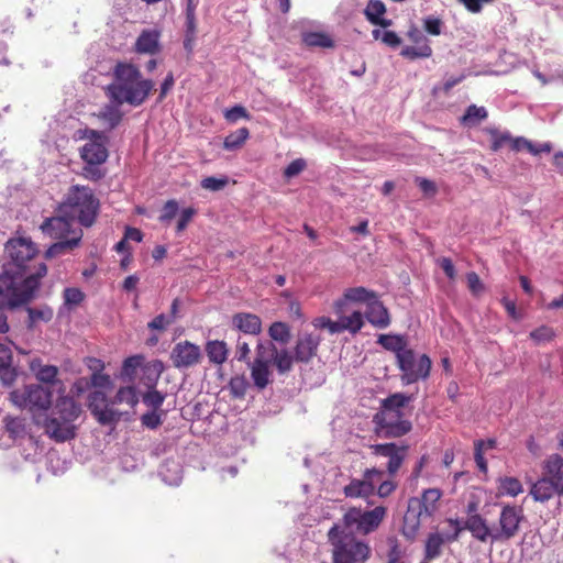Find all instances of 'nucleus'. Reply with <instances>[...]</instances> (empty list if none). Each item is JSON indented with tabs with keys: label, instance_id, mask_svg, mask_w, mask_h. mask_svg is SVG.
<instances>
[{
	"label": "nucleus",
	"instance_id": "e2e57ef3",
	"mask_svg": "<svg viewBox=\"0 0 563 563\" xmlns=\"http://www.w3.org/2000/svg\"><path fill=\"white\" fill-rule=\"evenodd\" d=\"M276 347L271 342H260L256 346L255 360H261L262 363H269V352L274 355Z\"/></svg>",
	"mask_w": 563,
	"mask_h": 563
},
{
	"label": "nucleus",
	"instance_id": "bb28decb",
	"mask_svg": "<svg viewBox=\"0 0 563 563\" xmlns=\"http://www.w3.org/2000/svg\"><path fill=\"white\" fill-rule=\"evenodd\" d=\"M385 13L386 7L380 0H369L364 10V14L367 21L373 25L380 27H388L391 25V20L384 18Z\"/></svg>",
	"mask_w": 563,
	"mask_h": 563
},
{
	"label": "nucleus",
	"instance_id": "a18cd8bd",
	"mask_svg": "<svg viewBox=\"0 0 563 563\" xmlns=\"http://www.w3.org/2000/svg\"><path fill=\"white\" fill-rule=\"evenodd\" d=\"M268 333L274 341H278L284 344L290 339V328L285 322L277 321L272 323L268 329Z\"/></svg>",
	"mask_w": 563,
	"mask_h": 563
},
{
	"label": "nucleus",
	"instance_id": "f8f14e48",
	"mask_svg": "<svg viewBox=\"0 0 563 563\" xmlns=\"http://www.w3.org/2000/svg\"><path fill=\"white\" fill-rule=\"evenodd\" d=\"M448 523L452 527V532L440 533L431 532L428 534L424 543V556L427 561H433L441 556L442 548L445 543H452L457 541L464 528V521L461 522L459 519H448Z\"/></svg>",
	"mask_w": 563,
	"mask_h": 563
},
{
	"label": "nucleus",
	"instance_id": "8fccbe9b",
	"mask_svg": "<svg viewBox=\"0 0 563 563\" xmlns=\"http://www.w3.org/2000/svg\"><path fill=\"white\" fill-rule=\"evenodd\" d=\"M487 132L492 135L490 150L493 152H498L506 144L509 145L511 140L509 132L500 133L497 129H488Z\"/></svg>",
	"mask_w": 563,
	"mask_h": 563
},
{
	"label": "nucleus",
	"instance_id": "72a5a7b5",
	"mask_svg": "<svg viewBox=\"0 0 563 563\" xmlns=\"http://www.w3.org/2000/svg\"><path fill=\"white\" fill-rule=\"evenodd\" d=\"M302 42L309 47L333 48V38L323 32H308L302 35Z\"/></svg>",
	"mask_w": 563,
	"mask_h": 563
},
{
	"label": "nucleus",
	"instance_id": "39448f33",
	"mask_svg": "<svg viewBox=\"0 0 563 563\" xmlns=\"http://www.w3.org/2000/svg\"><path fill=\"white\" fill-rule=\"evenodd\" d=\"M76 139L85 143L78 148V154L84 163L80 175L90 181H99L106 177L103 167L109 157L108 136L90 128L79 129Z\"/></svg>",
	"mask_w": 563,
	"mask_h": 563
},
{
	"label": "nucleus",
	"instance_id": "412c9836",
	"mask_svg": "<svg viewBox=\"0 0 563 563\" xmlns=\"http://www.w3.org/2000/svg\"><path fill=\"white\" fill-rule=\"evenodd\" d=\"M52 390L41 385L27 386L29 410L33 413L46 411L52 406Z\"/></svg>",
	"mask_w": 563,
	"mask_h": 563
},
{
	"label": "nucleus",
	"instance_id": "0eeeda50",
	"mask_svg": "<svg viewBox=\"0 0 563 563\" xmlns=\"http://www.w3.org/2000/svg\"><path fill=\"white\" fill-rule=\"evenodd\" d=\"M100 202L93 190L84 185H73L58 203L56 211L65 213L80 225L91 227L99 213Z\"/></svg>",
	"mask_w": 563,
	"mask_h": 563
},
{
	"label": "nucleus",
	"instance_id": "09e8293b",
	"mask_svg": "<svg viewBox=\"0 0 563 563\" xmlns=\"http://www.w3.org/2000/svg\"><path fill=\"white\" fill-rule=\"evenodd\" d=\"M529 336L536 344H542L552 341L555 338V331L549 325H541L531 331Z\"/></svg>",
	"mask_w": 563,
	"mask_h": 563
},
{
	"label": "nucleus",
	"instance_id": "423d86ee",
	"mask_svg": "<svg viewBox=\"0 0 563 563\" xmlns=\"http://www.w3.org/2000/svg\"><path fill=\"white\" fill-rule=\"evenodd\" d=\"M81 413V407L73 397L60 396L57 398L51 415L42 424L45 433L55 442H66L77 434L75 421Z\"/></svg>",
	"mask_w": 563,
	"mask_h": 563
},
{
	"label": "nucleus",
	"instance_id": "2eb2a0df",
	"mask_svg": "<svg viewBox=\"0 0 563 563\" xmlns=\"http://www.w3.org/2000/svg\"><path fill=\"white\" fill-rule=\"evenodd\" d=\"M408 449V445H398L394 442L371 445L373 455L388 459L386 471L390 477H394L401 468L407 457Z\"/></svg>",
	"mask_w": 563,
	"mask_h": 563
},
{
	"label": "nucleus",
	"instance_id": "052dcab7",
	"mask_svg": "<svg viewBox=\"0 0 563 563\" xmlns=\"http://www.w3.org/2000/svg\"><path fill=\"white\" fill-rule=\"evenodd\" d=\"M228 184V178H216L213 176L206 177L201 180V187L211 191H219Z\"/></svg>",
	"mask_w": 563,
	"mask_h": 563
},
{
	"label": "nucleus",
	"instance_id": "9b49d317",
	"mask_svg": "<svg viewBox=\"0 0 563 563\" xmlns=\"http://www.w3.org/2000/svg\"><path fill=\"white\" fill-rule=\"evenodd\" d=\"M397 365L401 371V382L406 385L420 379H427L431 371V360L427 354L417 356L415 351L407 349L397 358Z\"/></svg>",
	"mask_w": 563,
	"mask_h": 563
},
{
	"label": "nucleus",
	"instance_id": "c9c22d12",
	"mask_svg": "<svg viewBox=\"0 0 563 563\" xmlns=\"http://www.w3.org/2000/svg\"><path fill=\"white\" fill-rule=\"evenodd\" d=\"M250 137V131L247 128L243 126L238 129L234 132H231L225 136L223 141V148L227 151H235L241 148L246 140Z\"/></svg>",
	"mask_w": 563,
	"mask_h": 563
},
{
	"label": "nucleus",
	"instance_id": "c85d7f7f",
	"mask_svg": "<svg viewBox=\"0 0 563 563\" xmlns=\"http://www.w3.org/2000/svg\"><path fill=\"white\" fill-rule=\"evenodd\" d=\"M442 497L439 488H428L418 497L419 509L429 517H432L438 509V501Z\"/></svg>",
	"mask_w": 563,
	"mask_h": 563
},
{
	"label": "nucleus",
	"instance_id": "338daca9",
	"mask_svg": "<svg viewBox=\"0 0 563 563\" xmlns=\"http://www.w3.org/2000/svg\"><path fill=\"white\" fill-rule=\"evenodd\" d=\"M307 164L303 158L294 159L284 170V176L286 178H292L299 175L305 168Z\"/></svg>",
	"mask_w": 563,
	"mask_h": 563
},
{
	"label": "nucleus",
	"instance_id": "603ef678",
	"mask_svg": "<svg viewBox=\"0 0 563 563\" xmlns=\"http://www.w3.org/2000/svg\"><path fill=\"white\" fill-rule=\"evenodd\" d=\"M64 303L67 307H74L81 303L85 298V294L76 287L65 288L63 292Z\"/></svg>",
	"mask_w": 563,
	"mask_h": 563
},
{
	"label": "nucleus",
	"instance_id": "20e7f679",
	"mask_svg": "<svg viewBox=\"0 0 563 563\" xmlns=\"http://www.w3.org/2000/svg\"><path fill=\"white\" fill-rule=\"evenodd\" d=\"M412 395L395 393L380 401L378 411L373 416L374 432L379 438H400L409 433L412 424L405 419V408L412 401Z\"/></svg>",
	"mask_w": 563,
	"mask_h": 563
},
{
	"label": "nucleus",
	"instance_id": "c03bdc74",
	"mask_svg": "<svg viewBox=\"0 0 563 563\" xmlns=\"http://www.w3.org/2000/svg\"><path fill=\"white\" fill-rule=\"evenodd\" d=\"M5 430L12 439L22 438L25 434L24 419L7 416L4 418Z\"/></svg>",
	"mask_w": 563,
	"mask_h": 563
},
{
	"label": "nucleus",
	"instance_id": "37998d69",
	"mask_svg": "<svg viewBox=\"0 0 563 563\" xmlns=\"http://www.w3.org/2000/svg\"><path fill=\"white\" fill-rule=\"evenodd\" d=\"M499 490L504 495L516 497L523 492V487L517 477L506 476L500 478Z\"/></svg>",
	"mask_w": 563,
	"mask_h": 563
},
{
	"label": "nucleus",
	"instance_id": "de8ad7c7",
	"mask_svg": "<svg viewBox=\"0 0 563 563\" xmlns=\"http://www.w3.org/2000/svg\"><path fill=\"white\" fill-rule=\"evenodd\" d=\"M311 323L316 329H327L331 334L343 332L340 319L338 321H333L329 317L322 316L314 318Z\"/></svg>",
	"mask_w": 563,
	"mask_h": 563
},
{
	"label": "nucleus",
	"instance_id": "b1692460",
	"mask_svg": "<svg viewBox=\"0 0 563 563\" xmlns=\"http://www.w3.org/2000/svg\"><path fill=\"white\" fill-rule=\"evenodd\" d=\"M543 471L551 477L559 490V497H563V456L551 454L543 462Z\"/></svg>",
	"mask_w": 563,
	"mask_h": 563
},
{
	"label": "nucleus",
	"instance_id": "774afa93",
	"mask_svg": "<svg viewBox=\"0 0 563 563\" xmlns=\"http://www.w3.org/2000/svg\"><path fill=\"white\" fill-rule=\"evenodd\" d=\"M415 181L426 196L433 197L437 195L438 187L434 181L422 177H417Z\"/></svg>",
	"mask_w": 563,
	"mask_h": 563
},
{
	"label": "nucleus",
	"instance_id": "4be33fe9",
	"mask_svg": "<svg viewBox=\"0 0 563 563\" xmlns=\"http://www.w3.org/2000/svg\"><path fill=\"white\" fill-rule=\"evenodd\" d=\"M531 497L539 503H545L553 496H559V490L552 482L551 477L543 471L542 477L532 484L530 488Z\"/></svg>",
	"mask_w": 563,
	"mask_h": 563
},
{
	"label": "nucleus",
	"instance_id": "4c0bfd02",
	"mask_svg": "<svg viewBox=\"0 0 563 563\" xmlns=\"http://www.w3.org/2000/svg\"><path fill=\"white\" fill-rule=\"evenodd\" d=\"M139 402L136 389L133 386L121 387L114 398L111 400L112 405L125 404L133 408Z\"/></svg>",
	"mask_w": 563,
	"mask_h": 563
},
{
	"label": "nucleus",
	"instance_id": "c756f323",
	"mask_svg": "<svg viewBox=\"0 0 563 563\" xmlns=\"http://www.w3.org/2000/svg\"><path fill=\"white\" fill-rule=\"evenodd\" d=\"M206 353L210 363L221 365L228 358L229 349L224 341L213 340L207 342Z\"/></svg>",
	"mask_w": 563,
	"mask_h": 563
},
{
	"label": "nucleus",
	"instance_id": "69168bd1",
	"mask_svg": "<svg viewBox=\"0 0 563 563\" xmlns=\"http://www.w3.org/2000/svg\"><path fill=\"white\" fill-rule=\"evenodd\" d=\"M142 424L147 427L148 429L158 428L162 421V415L157 412V410H153L151 412H146L141 417Z\"/></svg>",
	"mask_w": 563,
	"mask_h": 563
},
{
	"label": "nucleus",
	"instance_id": "6e6552de",
	"mask_svg": "<svg viewBox=\"0 0 563 563\" xmlns=\"http://www.w3.org/2000/svg\"><path fill=\"white\" fill-rule=\"evenodd\" d=\"M327 537L333 563H365L371 558L369 544L355 533L345 531L339 523L329 529Z\"/></svg>",
	"mask_w": 563,
	"mask_h": 563
},
{
	"label": "nucleus",
	"instance_id": "a211bd4d",
	"mask_svg": "<svg viewBox=\"0 0 563 563\" xmlns=\"http://www.w3.org/2000/svg\"><path fill=\"white\" fill-rule=\"evenodd\" d=\"M321 341L320 334L317 333L303 332L299 334L294 347L295 361L298 363H309L317 356Z\"/></svg>",
	"mask_w": 563,
	"mask_h": 563
},
{
	"label": "nucleus",
	"instance_id": "a878e982",
	"mask_svg": "<svg viewBox=\"0 0 563 563\" xmlns=\"http://www.w3.org/2000/svg\"><path fill=\"white\" fill-rule=\"evenodd\" d=\"M233 325L246 334L257 335L262 331V321L258 316L249 312H239L232 317Z\"/></svg>",
	"mask_w": 563,
	"mask_h": 563
},
{
	"label": "nucleus",
	"instance_id": "9d476101",
	"mask_svg": "<svg viewBox=\"0 0 563 563\" xmlns=\"http://www.w3.org/2000/svg\"><path fill=\"white\" fill-rule=\"evenodd\" d=\"M9 261L3 266H11L12 272L27 276L30 272V262L37 254L35 244L27 238L10 239L4 249Z\"/></svg>",
	"mask_w": 563,
	"mask_h": 563
},
{
	"label": "nucleus",
	"instance_id": "dca6fc26",
	"mask_svg": "<svg viewBox=\"0 0 563 563\" xmlns=\"http://www.w3.org/2000/svg\"><path fill=\"white\" fill-rule=\"evenodd\" d=\"M106 394L101 390L91 391L88 396V409L99 423L107 426L117 422L121 413L112 408Z\"/></svg>",
	"mask_w": 563,
	"mask_h": 563
},
{
	"label": "nucleus",
	"instance_id": "a19ab883",
	"mask_svg": "<svg viewBox=\"0 0 563 563\" xmlns=\"http://www.w3.org/2000/svg\"><path fill=\"white\" fill-rule=\"evenodd\" d=\"M295 361V355L291 356L289 352L284 349L282 351H275L274 353V365L276 366L279 374H285L291 371Z\"/></svg>",
	"mask_w": 563,
	"mask_h": 563
},
{
	"label": "nucleus",
	"instance_id": "6e6d98bb",
	"mask_svg": "<svg viewBox=\"0 0 563 563\" xmlns=\"http://www.w3.org/2000/svg\"><path fill=\"white\" fill-rule=\"evenodd\" d=\"M484 440H477L475 443H474V459H475V463L478 467V470L486 474L487 471H488V465H487V462L484 457V454H483V451H484Z\"/></svg>",
	"mask_w": 563,
	"mask_h": 563
},
{
	"label": "nucleus",
	"instance_id": "f3484780",
	"mask_svg": "<svg viewBox=\"0 0 563 563\" xmlns=\"http://www.w3.org/2000/svg\"><path fill=\"white\" fill-rule=\"evenodd\" d=\"M201 350L198 345L183 341L175 344L170 352V361L176 368H188L200 363Z\"/></svg>",
	"mask_w": 563,
	"mask_h": 563
},
{
	"label": "nucleus",
	"instance_id": "1a4fd4ad",
	"mask_svg": "<svg viewBox=\"0 0 563 563\" xmlns=\"http://www.w3.org/2000/svg\"><path fill=\"white\" fill-rule=\"evenodd\" d=\"M387 516L385 506H376L373 509L350 507L344 512L341 522H338L345 531L355 534L367 536L375 532Z\"/></svg>",
	"mask_w": 563,
	"mask_h": 563
},
{
	"label": "nucleus",
	"instance_id": "2f4dec72",
	"mask_svg": "<svg viewBox=\"0 0 563 563\" xmlns=\"http://www.w3.org/2000/svg\"><path fill=\"white\" fill-rule=\"evenodd\" d=\"M377 342L388 351H391L396 354V360L398 355L405 352L407 347V341L401 335L396 334H380L378 336Z\"/></svg>",
	"mask_w": 563,
	"mask_h": 563
},
{
	"label": "nucleus",
	"instance_id": "58836bf2",
	"mask_svg": "<svg viewBox=\"0 0 563 563\" xmlns=\"http://www.w3.org/2000/svg\"><path fill=\"white\" fill-rule=\"evenodd\" d=\"M340 322L343 331H349L352 334L357 333L364 325L363 314L361 311H353L350 316L340 317Z\"/></svg>",
	"mask_w": 563,
	"mask_h": 563
},
{
	"label": "nucleus",
	"instance_id": "f03ea898",
	"mask_svg": "<svg viewBox=\"0 0 563 563\" xmlns=\"http://www.w3.org/2000/svg\"><path fill=\"white\" fill-rule=\"evenodd\" d=\"M47 274V266L40 263L27 276L3 266L0 274V310L22 307L31 302L41 287V279Z\"/></svg>",
	"mask_w": 563,
	"mask_h": 563
},
{
	"label": "nucleus",
	"instance_id": "ddd939ff",
	"mask_svg": "<svg viewBox=\"0 0 563 563\" xmlns=\"http://www.w3.org/2000/svg\"><path fill=\"white\" fill-rule=\"evenodd\" d=\"M385 472L383 470L371 467L363 473V478H352L343 488V494L347 498H368L375 493V484L382 481Z\"/></svg>",
	"mask_w": 563,
	"mask_h": 563
},
{
	"label": "nucleus",
	"instance_id": "7c9ffc66",
	"mask_svg": "<svg viewBox=\"0 0 563 563\" xmlns=\"http://www.w3.org/2000/svg\"><path fill=\"white\" fill-rule=\"evenodd\" d=\"M269 363H262L261 360H254L251 366V377L258 389H264L271 382Z\"/></svg>",
	"mask_w": 563,
	"mask_h": 563
},
{
	"label": "nucleus",
	"instance_id": "3c124183",
	"mask_svg": "<svg viewBox=\"0 0 563 563\" xmlns=\"http://www.w3.org/2000/svg\"><path fill=\"white\" fill-rule=\"evenodd\" d=\"M165 397L164 394L152 388L143 395V402L153 410H157L162 407Z\"/></svg>",
	"mask_w": 563,
	"mask_h": 563
},
{
	"label": "nucleus",
	"instance_id": "6ab92c4d",
	"mask_svg": "<svg viewBox=\"0 0 563 563\" xmlns=\"http://www.w3.org/2000/svg\"><path fill=\"white\" fill-rule=\"evenodd\" d=\"M428 518L430 517L419 509L418 497L410 498L408 500L407 511L404 516L402 534L409 540L415 539L421 522Z\"/></svg>",
	"mask_w": 563,
	"mask_h": 563
},
{
	"label": "nucleus",
	"instance_id": "4468645a",
	"mask_svg": "<svg viewBox=\"0 0 563 563\" xmlns=\"http://www.w3.org/2000/svg\"><path fill=\"white\" fill-rule=\"evenodd\" d=\"M41 232L52 240H66L74 238L76 232H82L75 225V221L65 213L45 218L40 225Z\"/></svg>",
	"mask_w": 563,
	"mask_h": 563
},
{
	"label": "nucleus",
	"instance_id": "e433bc0d",
	"mask_svg": "<svg viewBox=\"0 0 563 563\" xmlns=\"http://www.w3.org/2000/svg\"><path fill=\"white\" fill-rule=\"evenodd\" d=\"M29 314L27 328L32 329L36 327L40 322H49L54 317V311L48 306H43L41 308H31L26 309Z\"/></svg>",
	"mask_w": 563,
	"mask_h": 563
},
{
	"label": "nucleus",
	"instance_id": "aec40b11",
	"mask_svg": "<svg viewBox=\"0 0 563 563\" xmlns=\"http://www.w3.org/2000/svg\"><path fill=\"white\" fill-rule=\"evenodd\" d=\"M198 3V0H187L185 9V35L183 44L188 56H190L194 53V46L197 34L196 10Z\"/></svg>",
	"mask_w": 563,
	"mask_h": 563
},
{
	"label": "nucleus",
	"instance_id": "4d7b16f0",
	"mask_svg": "<svg viewBox=\"0 0 563 563\" xmlns=\"http://www.w3.org/2000/svg\"><path fill=\"white\" fill-rule=\"evenodd\" d=\"M197 214V210L192 207H188L181 210L179 219L176 224V232L181 233L187 225L191 222L194 217Z\"/></svg>",
	"mask_w": 563,
	"mask_h": 563
},
{
	"label": "nucleus",
	"instance_id": "864d4df0",
	"mask_svg": "<svg viewBox=\"0 0 563 563\" xmlns=\"http://www.w3.org/2000/svg\"><path fill=\"white\" fill-rule=\"evenodd\" d=\"M179 210L178 202L175 199L167 200L162 209V213L159 216V221L163 223L169 222L173 220Z\"/></svg>",
	"mask_w": 563,
	"mask_h": 563
},
{
	"label": "nucleus",
	"instance_id": "f704fd0d",
	"mask_svg": "<svg viewBox=\"0 0 563 563\" xmlns=\"http://www.w3.org/2000/svg\"><path fill=\"white\" fill-rule=\"evenodd\" d=\"M488 112L484 107L471 104L466 108L465 113L461 118V123L465 126H474L486 120Z\"/></svg>",
	"mask_w": 563,
	"mask_h": 563
},
{
	"label": "nucleus",
	"instance_id": "f257e3e1",
	"mask_svg": "<svg viewBox=\"0 0 563 563\" xmlns=\"http://www.w3.org/2000/svg\"><path fill=\"white\" fill-rule=\"evenodd\" d=\"M526 521L521 506L501 505L498 519L492 526L482 515H474L464 520V528L479 542L504 543L515 539Z\"/></svg>",
	"mask_w": 563,
	"mask_h": 563
},
{
	"label": "nucleus",
	"instance_id": "49530a36",
	"mask_svg": "<svg viewBox=\"0 0 563 563\" xmlns=\"http://www.w3.org/2000/svg\"><path fill=\"white\" fill-rule=\"evenodd\" d=\"M400 55L411 60L417 58H428L432 55V48L430 45L405 46L402 47Z\"/></svg>",
	"mask_w": 563,
	"mask_h": 563
},
{
	"label": "nucleus",
	"instance_id": "7ed1b4c3",
	"mask_svg": "<svg viewBox=\"0 0 563 563\" xmlns=\"http://www.w3.org/2000/svg\"><path fill=\"white\" fill-rule=\"evenodd\" d=\"M114 80L107 87V95L117 104L139 107L154 90L152 79H144L140 69L132 64L118 63L113 70Z\"/></svg>",
	"mask_w": 563,
	"mask_h": 563
},
{
	"label": "nucleus",
	"instance_id": "473e14b6",
	"mask_svg": "<svg viewBox=\"0 0 563 563\" xmlns=\"http://www.w3.org/2000/svg\"><path fill=\"white\" fill-rule=\"evenodd\" d=\"M31 369L35 374L37 380L45 384H54L58 375V368L54 365H42L40 362L33 361Z\"/></svg>",
	"mask_w": 563,
	"mask_h": 563
},
{
	"label": "nucleus",
	"instance_id": "5701e85b",
	"mask_svg": "<svg viewBox=\"0 0 563 563\" xmlns=\"http://www.w3.org/2000/svg\"><path fill=\"white\" fill-rule=\"evenodd\" d=\"M365 317L372 325L378 329H385L390 324L388 310L382 301L377 300V297L367 303Z\"/></svg>",
	"mask_w": 563,
	"mask_h": 563
},
{
	"label": "nucleus",
	"instance_id": "ea45409f",
	"mask_svg": "<svg viewBox=\"0 0 563 563\" xmlns=\"http://www.w3.org/2000/svg\"><path fill=\"white\" fill-rule=\"evenodd\" d=\"M118 106H106L99 113V118L108 123L109 129H114L122 121L123 113Z\"/></svg>",
	"mask_w": 563,
	"mask_h": 563
},
{
	"label": "nucleus",
	"instance_id": "680f3d73",
	"mask_svg": "<svg viewBox=\"0 0 563 563\" xmlns=\"http://www.w3.org/2000/svg\"><path fill=\"white\" fill-rule=\"evenodd\" d=\"M140 356H130L125 358L122 365L121 375L129 378L133 377L136 368L140 366Z\"/></svg>",
	"mask_w": 563,
	"mask_h": 563
},
{
	"label": "nucleus",
	"instance_id": "bf43d9fd",
	"mask_svg": "<svg viewBox=\"0 0 563 563\" xmlns=\"http://www.w3.org/2000/svg\"><path fill=\"white\" fill-rule=\"evenodd\" d=\"M443 22L439 18L428 16L423 20L424 31L433 36H438L442 32Z\"/></svg>",
	"mask_w": 563,
	"mask_h": 563
},
{
	"label": "nucleus",
	"instance_id": "cd10ccee",
	"mask_svg": "<svg viewBox=\"0 0 563 563\" xmlns=\"http://www.w3.org/2000/svg\"><path fill=\"white\" fill-rule=\"evenodd\" d=\"M75 234L76 235L74 238H69L66 240H56L57 242L53 243L45 251V258L51 260L62 254H66L73 251L74 249L78 247L84 234L82 232H76Z\"/></svg>",
	"mask_w": 563,
	"mask_h": 563
},
{
	"label": "nucleus",
	"instance_id": "0e129e2a",
	"mask_svg": "<svg viewBox=\"0 0 563 563\" xmlns=\"http://www.w3.org/2000/svg\"><path fill=\"white\" fill-rule=\"evenodd\" d=\"M16 369L11 364L0 366V380L5 386H11L16 379Z\"/></svg>",
	"mask_w": 563,
	"mask_h": 563
},
{
	"label": "nucleus",
	"instance_id": "5fc2aeb1",
	"mask_svg": "<svg viewBox=\"0 0 563 563\" xmlns=\"http://www.w3.org/2000/svg\"><path fill=\"white\" fill-rule=\"evenodd\" d=\"M224 118L228 122L234 123L239 119H250V113L243 106H234L224 111Z\"/></svg>",
	"mask_w": 563,
	"mask_h": 563
},
{
	"label": "nucleus",
	"instance_id": "393cba45",
	"mask_svg": "<svg viewBox=\"0 0 563 563\" xmlns=\"http://www.w3.org/2000/svg\"><path fill=\"white\" fill-rule=\"evenodd\" d=\"M159 37L161 32L157 30H143L135 42V52L151 55L158 53Z\"/></svg>",
	"mask_w": 563,
	"mask_h": 563
},
{
	"label": "nucleus",
	"instance_id": "79ce46f5",
	"mask_svg": "<svg viewBox=\"0 0 563 563\" xmlns=\"http://www.w3.org/2000/svg\"><path fill=\"white\" fill-rule=\"evenodd\" d=\"M344 295L349 301L367 302V303L377 297L376 292L371 291L364 287L349 288L345 290Z\"/></svg>",
	"mask_w": 563,
	"mask_h": 563
},
{
	"label": "nucleus",
	"instance_id": "13d9d810",
	"mask_svg": "<svg viewBox=\"0 0 563 563\" xmlns=\"http://www.w3.org/2000/svg\"><path fill=\"white\" fill-rule=\"evenodd\" d=\"M229 386L235 397L242 398L246 393L247 382L243 376H236L231 378Z\"/></svg>",
	"mask_w": 563,
	"mask_h": 563
}]
</instances>
